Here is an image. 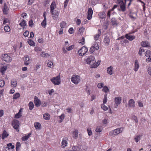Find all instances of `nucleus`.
Listing matches in <instances>:
<instances>
[{
  "label": "nucleus",
  "instance_id": "nucleus-1",
  "mask_svg": "<svg viewBox=\"0 0 151 151\" xmlns=\"http://www.w3.org/2000/svg\"><path fill=\"white\" fill-rule=\"evenodd\" d=\"M123 129V127L117 128L114 130L110 131L109 134L111 136L116 135L122 132Z\"/></svg>",
  "mask_w": 151,
  "mask_h": 151
},
{
  "label": "nucleus",
  "instance_id": "nucleus-2",
  "mask_svg": "<svg viewBox=\"0 0 151 151\" xmlns=\"http://www.w3.org/2000/svg\"><path fill=\"white\" fill-rule=\"evenodd\" d=\"M71 81L74 84H77L80 81V78L78 75H73L71 78Z\"/></svg>",
  "mask_w": 151,
  "mask_h": 151
},
{
  "label": "nucleus",
  "instance_id": "nucleus-3",
  "mask_svg": "<svg viewBox=\"0 0 151 151\" xmlns=\"http://www.w3.org/2000/svg\"><path fill=\"white\" fill-rule=\"evenodd\" d=\"M51 81L54 85H59L61 82L60 75H59L55 77L52 78Z\"/></svg>",
  "mask_w": 151,
  "mask_h": 151
},
{
  "label": "nucleus",
  "instance_id": "nucleus-4",
  "mask_svg": "<svg viewBox=\"0 0 151 151\" xmlns=\"http://www.w3.org/2000/svg\"><path fill=\"white\" fill-rule=\"evenodd\" d=\"M86 62L87 64H89L92 67L95 63V58L93 56H90L87 58Z\"/></svg>",
  "mask_w": 151,
  "mask_h": 151
},
{
  "label": "nucleus",
  "instance_id": "nucleus-5",
  "mask_svg": "<svg viewBox=\"0 0 151 151\" xmlns=\"http://www.w3.org/2000/svg\"><path fill=\"white\" fill-rule=\"evenodd\" d=\"M88 49L85 47H83L78 51V54L80 56L84 55L88 51Z\"/></svg>",
  "mask_w": 151,
  "mask_h": 151
},
{
  "label": "nucleus",
  "instance_id": "nucleus-6",
  "mask_svg": "<svg viewBox=\"0 0 151 151\" xmlns=\"http://www.w3.org/2000/svg\"><path fill=\"white\" fill-rule=\"evenodd\" d=\"M1 58L3 60L7 63L10 62L12 60L11 57L6 54L2 55L1 56Z\"/></svg>",
  "mask_w": 151,
  "mask_h": 151
},
{
  "label": "nucleus",
  "instance_id": "nucleus-7",
  "mask_svg": "<svg viewBox=\"0 0 151 151\" xmlns=\"http://www.w3.org/2000/svg\"><path fill=\"white\" fill-rule=\"evenodd\" d=\"M99 49L98 45L97 43H95L93 44L92 46L91 47L89 50V52L91 54L93 53L95 50H98Z\"/></svg>",
  "mask_w": 151,
  "mask_h": 151
},
{
  "label": "nucleus",
  "instance_id": "nucleus-8",
  "mask_svg": "<svg viewBox=\"0 0 151 151\" xmlns=\"http://www.w3.org/2000/svg\"><path fill=\"white\" fill-rule=\"evenodd\" d=\"M12 124L13 126V128L17 130L18 129L19 127V123L18 120L16 119H14L12 122Z\"/></svg>",
  "mask_w": 151,
  "mask_h": 151
},
{
  "label": "nucleus",
  "instance_id": "nucleus-9",
  "mask_svg": "<svg viewBox=\"0 0 151 151\" xmlns=\"http://www.w3.org/2000/svg\"><path fill=\"white\" fill-rule=\"evenodd\" d=\"M145 55L146 57H148L146 59L147 62H151V51L149 50H147L145 52Z\"/></svg>",
  "mask_w": 151,
  "mask_h": 151
},
{
  "label": "nucleus",
  "instance_id": "nucleus-10",
  "mask_svg": "<svg viewBox=\"0 0 151 151\" xmlns=\"http://www.w3.org/2000/svg\"><path fill=\"white\" fill-rule=\"evenodd\" d=\"M117 2L120 4L121 9H125V4L124 2L122 0H117Z\"/></svg>",
  "mask_w": 151,
  "mask_h": 151
},
{
  "label": "nucleus",
  "instance_id": "nucleus-11",
  "mask_svg": "<svg viewBox=\"0 0 151 151\" xmlns=\"http://www.w3.org/2000/svg\"><path fill=\"white\" fill-rule=\"evenodd\" d=\"M34 103L35 105L37 107L39 106L41 104V102L40 99H38L37 97L36 96L35 97L34 100Z\"/></svg>",
  "mask_w": 151,
  "mask_h": 151
},
{
  "label": "nucleus",
  "instance_id": "nucleus-12",
  "mask_svg": "<svg viewBox=\"0 0 151 151\" xmlns=\"http://www.w3.org/2000/svg\"><path fill=\"white\" fill-rule=\"evenodd\" d=\"M68 139L66 137L64 138L62 140L61 143V146L62 148H64L67 146L68 144L67 141Z\"/></svg>",
  "mask_w": 151,
  "mask_h": 151
},
{
  "label": "nucleus",
  "instance_id": "nucleus-13",
  "mask_svg": "<svg viewBox=\"0 0 151 151\" xmlns=\"http://www.w3.org/2000/svg\"><path fill=\"white\" fill-rule=\"evenodd\" d=\"M81 147L79 146H75L72 147L71 150H68L65 151H81Z\"/></svg>",
  "mask_w": 151,
  "mask_h": 151
},
{
  "label": "nucleus",
  "instance_id": "nucleus-14",
  "mask_svg": "<svg viewBox=\"0 0 151 151\" xmlns=\"http://www.w3.org/2000/svg\"><path fill=\"white\" fill-rule=\"evenodd\" d=\"M50 12L52 15L54 19H56L58 16V13L57 10H51Z\"/></svg>",
  "mask_w": 151,
  "mask_h": 151
},
{
  "label": "nucleus",
  "instance_id": "nucleus-15",
  "mask_svg": "<svg viewBox=\"0 0 151 151\" xmlns=\"http://www.w3.org/2000/svg\"><path fill=\"white\" fill-rule=\"evenodd\" d=\"M110 41V39L109 36H107L105 37L104 40L103 41L104 44L106 46L108 45Z\"/></svg>",
  "mask_w": 151,
  "mask_h": 151
},
{
  "label": "nucleus",
  "instance_id": "nucleus-16",
  "mask_svg": "<svg viewBox=\"0 0 151 151\" xmlns=\"http://www.w3.org/2000/svg\"><path fill=\"white\" fill-rule=\"evenodd\" d=\"M139 67V65L137 60H136L135 61L134 63V70L135 72L138 71Z\"/></svg>",
  "mask_w": 151,
  "mask_h": 151
},
{
  "label": "nucleus",
  "instance_id": "nucleus-17",
  "mask_svg": "<svg viewBox=\"0 0 151 151\" xmlns=\"http://www.w3.org/2000/svg\"><path fill=\"white\" fill-rule=\"evenodd\" d=\"M129 106L130 108H134L135 106V102L133 99H130L128 102Z\"/></svg>",
  "mask_w": 151,
  "mask_h": 151
},
{
  "label": "nucleus",
  "instance_id": "nucleus-18",
  "mask_svg": "<svg viewBox=\"0 0 151 151\" xmlns=\"http://www.w3.org/2000/svg\"><path fill=\"white\" fill-rule=\"evenodd\" d=\"M125 37L127 39H128L129 41H132L135 38V37L134 36L130 35L127 34L125 35Z\"/></svg>",
  "mask_w": 151,
  "mask_h": 151
},
{
  "label": "nucleus",
  "instance_id": "nucleus-19",
  "mask_svg": "<svg viewBox=\"0 0 151 151\" xmlns=\"http://www.w3.org/2000/svg\"><path fill=\"white\" fill-rule=\"evenodd\" d=\"M141 45L144 47H150V44L147 41H143L141 44Z\"/></svg>",
  "mask_w": 151,
  "mask_h": 151
},
{
  "label": "nucleus",
  "instance_id": "nucleus-20",
  "mask_svg": "<svg viewBox=\"0 0 151 151\" xmlns=\"http://www.w3.org/2000/svg\"><path fill=\"white\" fill-rule=\"evenodd\" d=\"M121 98L119 97H116L115 98V104L118 106V105L121 102Z\"/></svg>",
  "mask_w": 151,
  "mask_h": 151
},
{
  "label": "nucleus",
  "instance_id": "nucleus-21",
  "mask_svg": "<svg viewBox=\"0 0 151 151\" xmlns=\"http://www.w3.org/2000/svg\"><path fill=\"white\" fill-rule=\"evenodd\" d=\"M114 68L112 66H110L107 68V72L110 75H111L114 74L113 71Z\"/></svg>",
  "mask_w": 151,
  "mask_h": 151
},
{
  "label": "nucleus",
  "instance_id": "nucleus-22",
  "mask_svg": "<svg viewBox=\"0 0 151 151\" xmlns=\"http://www.w3.org/2000/svg\"><path fill=\"white\" fill-rule=\"evenodd\" d=\"M22 108H21L19 112L15 115L14 117L16 119H18L21 117L22 116Z\"/></svg>",
  "mask_w": 151,
  "mask_h": 151
},
{
  "label": "nucleus",
  "instance_id": "nucleus-23",
  "mask_svg": "<svg viewBox=\"0 0 151 151\" xmlns=\"http://www.w3.org/2000/svg\"><path fill=\"white\" fill-rule=\"evenodd\" d=\"M93 13V10H88L87 18L88 20L91 19Z\"/></svg>",
  "mask_w": 151,
  "mask_h": 151
},
{
  "label": "nucleus",
  "instance_id": "nucleus-24",
  "mask_svg": "<svg viewBox=\"0 0 151 151\" xmlns=\"http://www.w3.org/2000/svg\"><path fill=\"white\" fill-rule=\"evenodd\" d=\"M60 26L61 28L63 29L67 27V23L64 21H62L60 23Z\"/></svg>",
  "mask_w": 151,
  "mask_h": 151
},
{
  "label": "nucleus",
  "instance_id": "nucleus-25",
  "mask_svg": "<svg viewBox=\"0 0 151 151\" xmlns=\"http://www.w3.org/2000/svg\"><path fill=\"white\" fill-rule=\"evenodd\" d=\"M142 135H135L134 137V139L136 142H139L141 139Z\"/></svg>",
  "mask_w": 151,
  "mask_h": 151
},
{
  "label": "nucleus",
  "instance_id": "nucleus-26",
  "mask_svg": "<svg viewBox=\"0 0 151 151\" xmlns=\"http://www.w3.org/2000/svg\"><path fill=\"white\" fill-rule=\"evenodd\" d=\"M9 134L6 132V131L4 130L2 134V139H3L7 137Z\"/></svg>",
  "mask_w": 151,
  "mask_h": 151
},
{
  "label": "nucleus",
  "instance_id": "nucleus-27",
  "mask_svg": "<svg viewBox=\"0 0 151 151\" xmlns=\"http://www.w3.org/2000/svg\"><path fill=\"white\" fill-rule=\"evenodd\" d=\"M11 83L12 87H16L17 85V81L14 79L12 80Z\"/></svg>",
  "mask_w": 151,
  "mask_h": 151
},
{
  "label": "nucleus",
  "instance_id": "nucleus-28",
  "mask_svg": "<svg viewBox=\"0 0 151 151\" xmlns=\"http://www.w3.org/2000/svg\"><path fill=\"white\" fill-rule=\"evenodd\" d=\"M78 131L77 129H75V131L73 132V137L75 139L78 138Z\"/></svg>",
  "mask_w": 151,
  "mask_h": 151
},
{
  "label": "nucleus",
  "instance_id": "nucleus-29",
  "mask_svg": "<svg viewBox=\"0 0 151 151\" xmlns=\"http://www.w3.org/2000/svg\"><path fill=\"white\" fill-rule=\"evenodd\" d=\"M101 29H99V32L98 34H97L95 35L94 36V39L95 40H98L99 37L101 35Z\"/></svg>",
  "mask_w": 151,
  "mask_h": 151
},
{
  "label": "nucleus",
  "instance_id": "nucleus-30",
  "mask_svg": "<svg viewBox=\"0 0 151 151\" xmlns=\"http://www.w3.org/2000/svg\"><path fill=\"white\" fill-rule=\"evenodd\" d=\"M98 15L100 18L103 19L106 17V14L105 12H102L99 13Z\"/></svg>",
  "mask_w": 151,
  "mask_h": 151
},
{
  "label": "nucleus",
  "instance_id": "nucleus-31",
  "mask_svg": "<svg viewBox=\"0 0 151 151\" xmlns=\"http://www.w3.org/2000/svg\"><path fill=\"white\" fill-rule=\"evenodd\" d=\"M34 125L35 127L37 129L39 130L41 129V125L39 123H35Z\"/></svg>",
  "mask_w": 151,
  "mask_h": 151
},
{
  "label": "nucleus",
  "instance_id": "nucleus-32",
  "mask_svg": "<svg viewBox=\"0 0 151 151\" xmlns=\"http://www.w3.org/2000/svg\"><path fill=\"white\" fill-rule=\"evenodd\" d=\"M80 147H81V151H86L87 150L88 147L86 145H81L79 146Z\"/></svg>",
  "mask_w": 151,
  "mask_h": 151
},
{
  "label": "nucleus",
  "instance_id": "nucleus-33",
  "mask_svg": "<svg viewBox=\"0 0 151 151\" xmlns=\"http://www.w3.org/2000/svg\"><path fill=\"white\" fill-rule=\"evenodd\" d=\"M7 66L6 65L3 66L1 68V71L2 74H4L5 72L7 69Z\"/></svg>",
  "mask_w": 151,
  "mask_h": 151
},
{
  "label": "nucleus",
  "instance_id": "nucleus-34",
  "mask_svg": "<svg viewBox=\"0 0 151 151\" xmlns=\"http://www.w3.org/2000/svg\"><path fill=\"white\" fill-rule=\"evenodd\" d=\"M102 129L101 126H97L96 127L95 131L97 132H100L102 131Z\"/></svg>",
  "mask_w": 151,
  "mask_h": 151
},
{
  "label": "nucleus",
  "instance_id": "nucleus-35",
  "mask_svg": "<svg viewBox=\"0 0 151 151\" xmlns=\"http://www.w3.org/2000/svg\"><path fill=\"white\" fill-rule=\"evenodd\" d=\"M43 117L46 120L49 119L50 118V115L47 113L44 114L43 115Z\"/></svg>",
  "mask_w": 151,
  "mask_h": 151
},
{
  "label": "nucleus",
  "instance_id": "nucleus-36",
  "mask_svg": "<svg viewBox=\"0 0 151 151\" xmlns=\"http://www.w3.org/2000/svg\"><path fill=\"white\" fill-rule=\"evenodd\" d=\"M128 43V40L127 39L123 40H122L120 42V44L123 46H125L124 44Z\"/></svg>",
  "mask_w": 151,
  "mask_h": 151
},
{
  "label": "nucleus",
  "instance_id": "nucleus-37",
  "mask_svg": "<svg viewBox=\"0 0 151 151\" xmlns=\"http://www.w3.org/2000/svg\"><path fill=\"white\" fill-rule=\"evenodd\" d=\"M41 55L42 57L45 58L48 57L50 56V55L48 53L44 52H42Z\"/></svg>",
  "mask_w": 151,
  "mask_h": 151
},
{
  "label": "nucleus",
  "instance_id": "nucleus-38",
  "mask_svg": "<svg viewBox=\"0 0 151 151\" xmlns=\"http://www.w3.org/2000/svg\"><path fill=\"white\" fill-rule=\"evenodd\" d=\"M102 90L103 91L106 93L109 91L108 88L106 86H104L103 87V88L102 89Z\"/></svg>",
  "mask_w": 151,
  "mask_h": 151
},
{
  "label": "nucleus",
  "instance_id": "nucleus-39",
  "mask_svg": "<svg viewBox=\"0 0 151 151\" xmlns=\"http://www.w3.org/2000/svg\"><path fill=\"white\" fill-rule=\"evenodd\" d=\"M29 110H32L33 109L34 106L33 103L32 101L30 102L29 103Z\"/></svg>",
  "mask_w": 151,
  "mask_h": 151
},
{
  "label": "nucleus",
  "instance_id": "nucleus-40",
  "mask_svg": "<svg viewBox=\"0 0 151 151\" xmlns=\"http://www.w3.org/2000/svg\"><path fill=\"white\" fill-rule=\"evenodd\" d=\"M101 108L105 111H107L108 108L107 106L105 105L104 104H102L101 105Z\"/></svg>",
  "mask_w": 151,
  "mask_h": 151
},
{
  "label": "nucleus",
  "instance_id": "nucleus-41",
  "mask_svg": "<svg viewBox=\"0 0 151 151\" xmlns=\"http://www.w3.org/2000/svg\"><path fill=\"white\" fill-rule=\"evenodd\" d=\"M46 19H44L43 21L41 23V25L42 27L44 28H45L46 25Z\"/></svg>",
  "mask_w": 151,
  "mask_h": 151
},
{
  "label": "nucleus",
  "instance_id": "nucleus-42",
  "mask_svg": "<svg viewBox=\"0 0 151 151\" xmlns=\"http://www.w3.org/2000/svg\"><path fill=\"white\" fill-rule=\"evenodd\" d=\"M145 52V50L143 47H140L139 51V55H142V53Z\"/></svg>",
  "mask_w": 151,
  "mask_h": 151
},
{
  "label": "nucleus",
  "instance_id": "nucleus-43",
  "mask_svg": "<svg viewBox=\"0 0 151 151\" xmlns=\"http://www.w3.org/2000/svg\"><path fill=\"white\" fill-rule=\"evenodd\" d=\"M29 134L28 135L25 136L23 137L22 138V140L23 141H25L27 140L29 137Z\"/></svg>",
  "mask_w": 151,
  "mask_h": 151
},
{
  "label": "nucleus",
  "instance_id": "nucleus-44",
  "mask_svg": "<svg viewBox=\"0 0 151 151\" xmlns=\"http://www.w3.org/2000/svg\"><path fill=\"white\" fill-rule=\"evenodd\" d=\"M20 96V94L18 93H15L13 95V99H17Z\"/></svg>",
  "mask_w": 151,
  "mask_h": 151
},
{
  "label": "nucleus",
  "instance_id": "nucleus-45",
  "mask_svg": "<svg viewBox=\"0 0 151 151\" xmlns=\"http://www.w3.org/2000/svg\"><path fill=\"white\" fill-rule=\"evenodd\" d=\"M4 30L6 32H8L10 31V29L9 26H6L4 27Z\"/></svg>",
  "mask_w": 151,
  "mask_h": 151
},
{
  "label": "nucleus",
  "instance_id": "nucleus-46",
  "mask_svg": "<svg viewBox=\"0 0 151 151\" xmlns=\"http://www.w3.org/2000/svg\"><path fill=\"white\" fill-rule=\"evenodd\" d=\"M100 61H98L96 63H94V65L92 66V68H94L97 67L99 65L100 63Z\"/></svg>",
  "mask_w": 151,
  "mask_h": 151
},
{
  "label": "nucleus",
  "instance_id": "nucleus-47",
  "mask_svg": "<svg viewBox=\"0 0 151 151\" xmlns=\"http://www.w3.org/2000/svg\"><path fill=\"white\" fill-rule=\"evenodd\" d=\"M111 23L112 25H117V24L116 20V19L114 18H113L111 20Z\"/></svg>",
  "mask_w": 151,
  "mask_h": 151
},
{
  "label": "nucleus",
  "instance_id": "nucleus-48",
  "mask_svg": "<svg viewBox=\"0 0 151 151\" xmlns=\"http://www.w3.org/2000/svg\"><path fill=\"white\" fill-rule=\"evenodd\" d=\"M19 24L21 27H22L23 26H26V23L24 20H22V22Z\"/></svg>",
  "mask_w": 151,
  "mask_h": 151
},
{
  "label": "nucleus",
  "instance_id": "nucleus-49",
  "mask_svg": "<svg viewBox=\"0 0 151 151\" xmlns=\"http://www.w3.org/2000/svg\"><path fill=\"white\" fill-rule=\"evenodd\" d=\"M107 95L106 94H105L104 95V98L103 99V104H105L107 102Z\"/></svg>",
  "mask_w": 151,
  "mask_h": 151
},
{
  "label": "nucleus",
  "instance_id": "nucleus-50",
  "mask_svg": "<svg viewBox=\"0 0 151 151\" xmlns=\"http://www.w3.org/2000/svg\"><path fill=\"white\" fill-rule=\"evenodd\" d=\"M104 87V84L102 83H99L98 84L97 87L99 88H101Z\"/></svg>",
  "mask_w": 151,
  "mask_h": 151
},
{
  "label": "nucleus",
  "instance_id": "nucleus-51",
  "mask_svg": "<svg viewBox=\"0 0 151 151\" xmlns=\"http://www.w3.org/2000/svg\"><path fill=\"white\" fill-rule=\"evenodd\" d=\"M59 119H61L60 122H61L64 118L65 115L64 114H63L60 116H59Z\"/></svg>",
  "mask_w": 151,
  "mask_h": 151
},
{
  "label": "nucleus",
  "instance_id": "nucleus-52",
  "mask_svg": "<svg viewBox=\"0 0 151 151\" xmlns=\"http://www.w3.org/2000/svg\"><path fill=\"white\" fill-rule=\"evenodd\" d=\"M55 6V2H52L50 5V9H54Z\"/></svg>",
  "mask_w": 151,
  "mask_h": 151
},
{
  "label": "nucleus",
  "instance_id": "nucleus-53",
  "mask_svg": "<svg viewBox=\"0 0 151 151\" xmlns=\"http://www.w3.org/2000/svg\"><path fill=\"white\" fill-rule=\"evenodd\" d=\"M21 146V144L20 142H17L16 144V150L17 151V150L19 149L20 147Z\"/></svg>",
  "mask_w": 151,
  "mask_h": 151
},
{
  "label": "nucleus",
  "instance_id": "nucleus-54",
  "mask_svg": "<svg viewBox=\"0 0 151 151\" xmlns=\"http://www.w3.org/2000/svg\"><path fill=\"white\" fill-rule=\"evenodd\" d=\"M68 31L70 34H72L74 32V31L73 28L71 27L69 29Z\"/></svg>",
  "mask_w": 151,
  "mask_h": 151
},
{
  "label": "nucleus",
  "instance_id": "nucleus-55",
  "mask_svg": "<svg viewBox=\"0 0 151 151\" xmlns=\"http://www.w3.org/2000/svg\"><path fill=\"white\" fill-rule=\"evenodd\" d=\"M28 43L31 46H33L35 44L34 42L31 40H29L28 41Z\"/></svg>",
  "mask_w": 151,
  "mask_h": 151
},
{
  "label": "nucleus",
  "instance_id": "nucleus-56",
  "mask_svg": "<svg viewBox=\"0 0 151 151\" xmlns=\"http://www.w3.org/2000/svg\"><path fill=\"white\" fill-rule=\"evenodd\" d=\"M85 28L83 27H82L80 28L79 29V32L80 33H83L85 30Z\"/></svg>",
  "mask_w": 151,
  "mask_h": 151
},
{
  "label": "nucleus",
  "instance_id": "nucleus-57",
  "mask_svg": "<svg viewBox=\"0 0 151 151\" xmlns=\"http://www.w3.org/2000/svg\"><path fill=\"white\" fill-rule=\"evenodd\" d=\"M7 147H11L12 149H14V146L12 145L11 143H9L7 145Z\"/></svg>",
  "mask_w": 151,
  "mask_h": 151
},
{
  "label": "nucleus",
  "instance_id": "nucleus-58",
  "mask_svg": "<svg viewBox=\"0 0 151 151\" xmlns=\"http://www.w3.org/2000/svg\"><path fill=\"white\" fill-rule=\"evenodd\" d=\"M5 84L4 81L1 80L0 81V86L1 87H3Z\"/></svg>",
  "mask_w": 151,
  "mask_h": 151
},
{
  "label": "nucleus",
  "instance_id": "nucleus-59",
  "mask_svg": "<svg viewBox=\"0 0 151 151\" xmlns=\"http://www.w3.org/2000/svg\"><path fill=\"white\" fill-rule=\"evenodd\" d=\"M29 60V58L28 56L26 55L24 57V60L25 61L27 62Z\"/></svg>",
  "mask_w": 151,
  "mask_h": 151
},
{
  "label": "nucleus",
  "instance_id": "nucleus-60",
  "mask_svg": "<svg viewBox=\"0 0 151 151\" xmlns=\"http://www.w3.org/2000/svg\"><path fill=\"white\" fill-rule=\"evenodd\" d=\"M73 47V45H70L68 47H66V49L68 51H70L72 50Z\"/></svg>",
  "mask_w": 151,
  "mask_h": 151
},
{
  "label": "nucleus",
  "instance_id": "nucleus-61",
  "mask_svg": "<svg viewBox=\"0 0 151 151\" xmlns=\"http://www.w3.org/2000/svg\"><path fill=\"white\" fill-rule=\"evenodd\" d=\"M67 112L69 113H71L72 109L71 108L68 107L66 109Z\"/></svg>",
  "mask_w": 151,
  "mask_h": 151
},
{
  "label": "nucleus",
  "instance_id": "nucleus-62",
  "mask_svg": "<svg viewBox=\"0 0 151 151\" xmlns=\"http://www.w3.org/2000/svg\"><path fill=\"white\" fill-rule=\"evenodd\" d=\"M53 65L52 63L51 62H49L47 63L48 67L49 68H51L52 66Z\"/></svg>",
  "mask_w": 151,
  "mask_h": 151
},
{
  "label": "nucleus",
  "instance_id": "nucleus-63",
  "mask_svg": "<svg viewBox=\"0 0 151 151\" xmlns=\"http://www.w3.org/2000/svg\"><path fill=\"white\" fill-rule=\"evenodd\" d=\"M33 24V23L32 20H31L29 22V27H32Z\"/></svg>",
  "mask_w": 151,
  "mask_h": 151
},
{
  "label": "nucleus",
  "instance_id": "nucleus-64",
  "mask_svg": "<svg viewBox=\"0 0 151 151\" xmlns=\"http://www.w3.org/2000/svg\"><path fill=\"white\" fill-rule=\"evenodd\" d=\"M29 34V32L28 31H26L24 33L23 35L25 37H27Z\"/></svg>",
  "mask_w": 151,
  "mask_h": 151
}]
</instances>
